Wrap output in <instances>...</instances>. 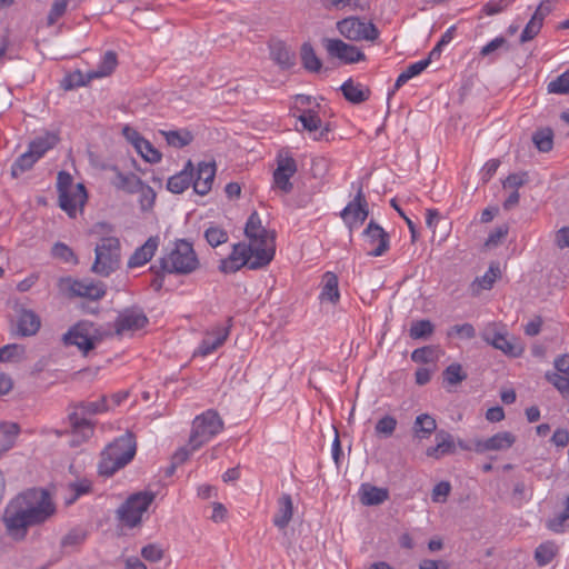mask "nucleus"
Returning <instances> with one entry per match:
<instances>
[{
	"instance_id": "11",
	"label": "nucleus",
	"mask_w": 569,
	"mask_h": 569,
	"mask_svg": "<svg viewBox=\"0 0 569 569\" xmlns=\"http://www.w3.org/2000/svg\"><path fill=\"white\" fill-rule=\"evenodd\" d=\"M153 500L154 493L150 491L131 495L118 509L119 520L130 528L138 526Z\"/></svg>"
},
{
	"instance_id": "21",
	"label": "nucleus",
	"mask_w": 569,
	"mask_h": 569,
	"mask_svg": "<svg viewBox=\"0 0 569 569\" xmlns=\"http://www.w3.org/2000/svg\"><path fill=\"white\" fill-rule=\"evenodd\" d=\"M552 0H542L531 19L526 24L520 36V42L525 43L532 40L540 31L545 18L552 11Z\"/></svg>"
},
{
	"instance_id": "37",
	"label": "nucleus",
	"mask_w": 569,
	"mask_h": 569,
	"mask_svg": "<svg viewBox=\"0 0 569 569\" xmlns=\"http://www.w3.org/2000/svg\"><path fill=\"white\" fill-rule=\"evenodd\" d=\"M429 66V60H419L411 64H409L397 78L395 82V88L390 94H393L396 90L401 88L405 83H407L410 79L419 76L422 71H425Z\"/></svg>"
},
{
	"instance_id": "4",
	"label": "nucleus",
	"mask_w": 569,
	"mask_h": 569,
	"mask_svg": "<svg viewBox=\"0 0 569 569\" xmlns=\"http://www.w3.org/2000/svg\"><path fill=\"white\" fill-rule=\"evenodd\" d=\"M321 109V103L315 97L298 94L295 98L292 116L301 123L302 130L307 131L315 141L327 139L330 132L329 123L320 117Z\"/></svg>"
},
{
	"instance_id": "54",
	"label": "nucleus",
	"mask_w": 569,
	"mask_h": 569,
	"mask_svg": "<svg viewBox=\"0 0 569 569\" xmlns=\"http://www.w3.org/2000/svg\"><path fill=\"white\" fill-rule=\"evenodd\" d=\"M548 91L557 94L569 92V69L548 83Z\"/></svg>"
},
{
	"instance_id": "46",
	"label": "nucleus",
	"mask_w": 569,
	"mask_h": 569,
	"mask_svg": "<svg viewBox=\"0 0 569 569\" xmlns=\"http://www.w3.org/2000/svg\"><path fill=\"white\" fill-rule=\"evenodd\" d=\"M301 60L303 67L312 72L319 71L321 69V61L317 57L312 46L310 43H303L301 47Z\"/></svg>"
},
{
	"instance_id": "48",
	"label": "nucleus",
	"mask_w": 569,
	"mask_h": 569,
	"mask_svg": "<svg viewBox=\"0 0 569 569\" xmlns=\"http://www.w3.org/2000/svg\"><path fill=\"white\" fill-rule=\"evenodd\" d=\"M443 381L449 386H456L467 379V373L463 371L460 363H451L443 370Z\"/></svg>"
},
{
	"instance_id": "35",
	"label": "nucleus",
	"mask_w": 569,
	"mask_h": 569,
	"mask_svg": "<svg viewBox=\"0 0 569 569\" xmlns=\"http://www.w3.org/2000/svg\"><path fill=\"white\" fill-rule=\"evenodd\" d=\"M437 429V422L436 419L428 415V413H421L418 415L413 422V435L418 439H426L429 438Z\"/></svg>"
},
{
	"instance_id": "24",
	"label": "nucleus",
	"mask_w": 569,
	"mask_h": 569,
	"mask_svg": "<svg viewBox=\"0 0 569 569\" xmlns=\"http://www.w3.org/2000/svg\"><path fill=\"white\" fill-rule=\"evenodd\" d=\"M67 204L63 197H59L60 208L70 217L76 218L78 211H82L88 199V193L82 183H76V187L67 192Z\"/></svg>"
},
{
	"instance_id": "20",
	"label": "nucleus",
	"mask_w": 569,
	"mask_h": 569,
	"mask_svg": "<svg viewBox=\"0 0 569 569\" xmlns=\"http://www.w3.org/2000/svg\"><path fill=\"white\" fill-rule=\"evenodd\" d=\"M229 336V328L226 326H214L211 330H208L203 339L201 340L198 349L193 352V356L207 357L213 353L220 348Z\"/></svg>"
},
{
	"instance_id": "26",
	"label": "nucleus",
	"mask_w": 569,
	"mask_h": 569,
	"mask_svg": "<svg viewBox=\"0 0 569 569\" xmlns=\"http://www.w3.org/2000/svg\"><path fill=\"white\" fill-rule=\"evenodd\" d=\"M41 327L40 317L30 309H21L17 315V332L22 337L34 336Z\"/></svg>"
},
{
	"instance_id": "39",
	"label": "nucleus",
	"mask_w": 569,
	"mask_h": 569,
	"mask_svg": "<svg viewBox=\"0 0 569 569\" xmlns=\"http://www.w3.org/2000/svg\"><path fill=\"white\" fill-rule=\"evenodd\" d=\"M160 134L163 136L169 146L178 149L190 144L193 140L192 133L188 130H161Z\"/></svg>"
},
{
	"instance_id": "6",
	"label": "nucleus",
	"mask_w": 569,
	"mask_h": 569,
	"mask_svg": "<svg viewBox=\"0 0 569 569\" xmlns=\"http://www.w3.org/2000/svg\"><path fill=\"white\" fill-rule=\"evenodd\" d=\"M161 269L168 273L189 274L199 267V259L191 242L180 239L160 259Z\"/></svg>"
},
{
	"instance_id": "28",
	"label": "nucleus",
	"mask_w": 569,
	"mask_h": 569,
	"mask_svg": "<svg viewBox=\"0 0 569 569\" xmlns=\"http://www.w3.org/2000/svg\"><path fill=\"white\" fill-rule=\"evenodd\" d=\"M456 451V443L453 437L443 430L436 435V446L429 447L426 455L433 459H440L446 455H451Z\"/></svg>"
},
{
	"instance_id": "27",
	"label": "nucleus",
	"mask_w": 569,
	"mask_h": 569,
	"mask_svg": "<svg viewBox=\"0 0 569 569\" xmlns=\"http://www.w3.org/2000/svg\"><path fill=\"white\" fill-rule=\"evenodd\" d=\"M194 174V168L191 160H188L183 169L170 177L167 182V188L172 193H182L191 184Z\"/></svg>"
},
{
	"instance_id": "58",
	"label": "nucleus",
	"mask_w": 569,
	"mask_h": 569,
	"mask_svg": "<svg viewBox=\"0 0 569 569\" xmlns=\"http://www.w3.org/2000/svg\"><path fill=\"white\" fill-rule=\"evenodd\" d=\"M67 0H56L48 13L47 22L49 26H53L67 11Z\"/></svg>"
},
{
	"instance_id": "32",
	"label": "nucleus",
	"mask_w": 569,
	"mask_h": 569,
	"mask_svg": "<svg viewBox=\"0 0 569 569\" xmlns=\"http://www.w3.org/2000/svg\"><path fill=\"white\" fill-rule=\"evenodd\" d=\"M112 171L114 172V177L111 179L112 186L128 193H134L137 187L142 182L134 173H123L116 167L112 168Z\"/></svg>"
},
{
	"instance_id": "42",
	"label": "nucleus",
	"mask_w": 569,
	"mask_h": 569,
	"mask_svg": "<svg viewBox=\"0 0 569 569\" xmlns=\"http://www.w3.org/2000/svg\"><path fill=\"white\" fill-rule=\"evenodd\" d=\"M398 426V421L393 416L385 415L377 420L375 425V432L380 438H390Z\"/></svg>"
},
{
	"instance_id": "19",
	"label": "nucleus",
	"mask_w": 569,
	"mask_h": 569,
	"mask_svg": "<svg viewBox=\"0 0 569 569\" xmlns=\"http://www.w3.org/2000/svg\"><path fill=\"white\" fill-rule=\"evenodd\" d=\"M350 231L358 229L368 217L367 201L359 190L355 199L340 213Z\"/></svg>"
},
{
	"instance_id": "8",
	"label": "nucleus",
	"mask_w": 569,
	"mask_h": 569,
	"mask_svg": "<svg viewBox=\"0 0 569 569\" xmlns=\"http://www.w3.org/2000/svg\"><path fill=\"white\" fill-rule=\"evenodd\" d=\"M59 141V138L53 132H46L34 138L23 152L12 164V177H19L24 171L31 169L33 164L44 156L47 151L52 149Z\"/></svg>"
},
{
	"instance_id": "15",
	"label": "nucleus",
	"mask_w": 569,
	"mask_h": 569,
	"mask_svg": "<svg viewBox=\"0 0 569 569\" xmlns=\"http://www.w3.org/2000/svg\"><path fill=\"white\" fill-rule=\"evenodd\" d=\"M482 339L508 357L518 358L525 351L523 343L517 338L509 339L506 332L497 330L491 332L489 329H486L482 333Z\"/></svg>"
},
{
	"instance_id": "23",
	"label": "nucleus",
	"mask_w": 569,
	"mask_h": 569,
	"mask_svg": "<svg viewBox=\"0 0 569 569\" xmlns=\"http://www.w3.org/2000/svg\"><path fill=\"white\" fill-rule=\"evenodd\" d=\"M148 319L139 309H126L119 313L116 320V330L119 335H126L142 329Z\"/></svg>"
},
{
	"instance_id": "55",
	"label": "nucleus",
	"mask_w": 569,
	"mask_h": 569,
	"mask_svg": "<svg viewBox=\"0 0 569 569\" xmlns=\"http://www.w3.org/2000/svg\"><path fill=\"white\" fill-rule=\"evenodd\" d=\"M272 59L281 68H290L293 66V54L283 46H277L271 51Z\"/></svg>"
},
{
	"instance_id": "63",
	"label": "nucleus",
	"mask_w": 569,
	"mask_h": 569,
	"mask_svg": "<svg viewBox=\"0 0 569 569\" xmlns=\"http://www.w3.org/2000/svg\"><path fill=\"white\" fill-rule=\"evenodd\" d=\"M526 181V173H511L505 179L502 186L505 189H512L513 191H518V189L522 187Z\"/></svg>"
},
{
	"instance_id": "9",
	"label": "nucleus",
	"mask_w": 569,
	"mask_h": 569,
	"mask_svg": "<svg viewBox=\"0 0 569 569\" xmlns=\"http://www.w3.org/2000/svg\"><path fill=\"white\" fill-rule=\"evenodd\" d=\"M223 430V421L214 410H207L192 422L189 445L198 450Z\"/></svg>"
},
{
	"instance_id": "61",
	"label": "nucleus",
	"mask_w": 569,
	"mask_h": 569,
	"mask_svg": "<svg viewBox=\"0 0 569 569\" xmlns=\"http://www.w3.org/2000/svg\"><path fill=\"white\" fill-rule=\"evenodd\" d=\"M511 4V0H491L482 7V12L487 16L500 13Z\"/></svg>"
},
{
	"instance_id": "17",
	"label": "nucleus",
	"mask_w": 569,
	"mask_h": 569,
	"mask_svg": "<svg viewBox=\"0 0 569 569\" xmlns=\"http://www.w3.org/2000/svg\"><path fill=\"white\" fill-rule=\"evenodd\" d=\"M517 437L510 431H500L486 439H476L473 450L477 453L509 450L516 443Z\"/></svg>"
},
{
	"instance_id": "52",
	"label": "nucleus",
	"mask_w": 569,
	"mask_h": 569,
	"mask_svg": "<svg viewBox=\"0 0 569 569\" xmlns=\"http://www.w3.org/2000/svg\"><path fill=\"white\" fill-rule=\"evenodd\" d=\"M545 378L565 399L569 400V375L546 373Z\"/></svg>"
},
{
	"instance_id": "13",
	"label": "nucleus",
	"mask_w": 569,
	"mask_h": 569,
	"mask_svg": "<svg viewBox=\"0 0 569 569\" xmlns=\"http://www.w3.org/2000/svg\"><path fill=\"white\" fill-rule=\"evenodd\" d=\"M339 33L350 41H372L378 37L373 23L356 17H348L337 22Z\"/></svg>"
},
{
	"instance_id": "5",
	"label": "nucleus",
	"mask_w": 569,
	"mask_h": 569,
	"mask_svg": "<svg viewBox=\"0 0 569 569\" xmlns=\"http://www.w3.org/2000/svg\"><path fill=\"white\" fill-rule=\"evenodd\" d=\"M136 455V442L130 433H126L110 443L101 453L99 472L112 476L128 465Z\"/></svg>"
},
{
	"instance_id": "47",
	"label": "nucleus",
	"mask_w": 569,
	"mask_h": 569,
	"mask_svg": "<svg viewBox=\"0 0 569 569\" xmlns=\"http://www.w3.org/2000/svg\"><path fill=\"white\" fill-rule=\"evenodd\" d=\"M532 140L539 151L548 152L553 146V132L550 128H542L535 132Z\"/></svg>"
},
{
	"instance_id": "50",
	"label": "nucleus",
	"mask_w": 569,
	"mask_h": 569,
	"mask_svg": "<svg viewBox=\"0 0 569 569\" xmlns=\"http://www.w3.org/2000/svg\"><path fill=\"white\" fill-rule=\"evenodd\" d=\"M439 358V351L437 348L431 346H426L422 348H418L412 351L411 360L417 363H429L436 362Z\"/></svg>"
},
{
	"instance_id": "16",
	"label": "nucleus",
	"mask_w": 569,
	"mask_h": 569,
	"mask_svg": "<svg viewBox=\"0 0 569 569\" xmlns=\"http://www.w3.org/2000/svg\"><path fill=\"white\" fill-rule=\"evenodd\" d=\"M297 172L296 160L290 156H279L277 160V168L273 172L272 188L283 194L291 192L292 183L290 179Z\"/></svg>"
},
{
	"instance_id": "29",
	"label": "nucleus",
	"mask_w": 569,
	"mask_h": 569,
	"mask_svg": "<svg viewBox=\"0 0 569 569\" xmlns=\"http://www.w3.org/2000/svg\"><path fill=\"white\" fill-rule=\"evenodd\" d=\"M359 498L363 506H378L389 498V490L370 483H362L359 488Z\"/></svg>"
},
{
	"instance_id": "56",
	"label": "nucleus",
	"mask_w": 569,
	"mask_h": 569,
	"mask_svg": "<svg viewBox=\"0 0 569 569\" xmlns=\"http://www.w3.org/2000/svg\"><path fill=\"white\" fill-rule=\"evenodd\" d=\"M367 6V0H325V7L328 9H360L363 10Z\"/></svg>"
},
{
	"instance_id": "2",
	"label": "nucleus",
	"mask_w": 569,
	"mask_h": 569,
	"mask_svg": "<svg viewBox=\"0 0 569 569\" xmlns=\"http://www.w3.org/2000/svg\"><path fill=\"white\" fill-rule=\"evenodd\" d=\"M56 511L49 493L41 489H29L13 498L6 507L3 522L8 535L22 539L31 526L48 520Z\"/></svg>"
},
{
	"instance_id": "49",
	"label": "nucleus",
	"mask_w": 569,
	"mask_h": 569,
	"mask_svg": "<svg viewBox=\"0 0 569 569\" xmlns=\"http://www.w3.org/2000/svg\"><path fill=\"white\" fill-rule=\"evenodd\" d=\"M433 325L429 320H418L411 323L409 329L410 338L415 340L426 339L432 335Z\"/></svg>"
},
{
	"instance_id": "59",
	"label": "nucleus",
	"mask_w": 569,
	"mask_h": 569,
	"mask_svg": "<svg viewBox=\"0 0 569 569\" xmlns=\"http://www.w3.org/2000/svg\"><path fill=\"white\" fill-rule=\"evenodd\" d=\"M52 254L64 262H77L73 251L62 242H58L52 247Z\"/></svg>"
},
{
	"instance_id": "12",
	"label": "nucleus",
	"mask_w": 569,
	"mask_h": 569,
	"mask_svg": "<svg viewBox=\"0 0 569 569\" xmlns=\"http://www.w3.org/2000/svg\"><path fill=\"white\" fill-rule=\"evenodd\" d=\"M63 341L68 346H76L83 355H87L100 341V331L94 323L80 321L64 333Z\"/></svg>"
},
{
	"instance_id": "30",
	"label": "nucleus",
	"mask_w": 569,
	"mask_h": 569,
	"mask_svg": "<svg viewBox=\"0 0 569 569\" xmlns=\"http://www.w3.org/2000/svg\"><path fill=\"white\" fill-rule=\"evenodd\" d=\"M293 516V503L290 495L283 493L278 500V511L273 517V525L279 529L286 528Z\"/></svg>"
},
{
	"instance_id": "18",
	"label": "nucleus",
	"mask_w": 569,
	"mask_h": 569,
	"mask_svg": "<svg viewBox=\"0 0 569 569\" xmlns=\"http://www.w3.org/2000/svg\"><path fill=\"white\" fill-rule=\"evenodd\" d=\"M323 43L328 54L342 63H356L365 59L360 49L340 39H326Z\"/></svg>"
},
{
	"instance_id": "34",
	"label": "nucleus",
	"mask_w": 569,
	"mask_h": 569,
	"mask_svg": "<svg viewBox=\"0 0 569 569\" xmlns=\"http://www.w3.org/2000/svg\"><path fill=\"white\" fill-rule=\"evenodd\" d=\"M118 64L117 54L113 51H107L96 69L88 72V79H99L110 76Z\"/></svg>"
},
{
	"instance_id": "53",
	"label": "nucleus",
	"mask_w": 569,
	"mask_h": 569,
	"mask_svg": "<svg viewBox=\"0 0 569 569\" xmlns=\"http://www.w3.org/2000/svg\"><path fill=\"white\" fill-rule=\"evenodd\" d=\"M136 151L149 163H158L162 154L147 139L136 149Z\"/></svg>"
},
{
	"instance_id": "10",
	"label": "nucleus",
	"mask_w": 569,
	"mask_h": 569,
	"mask_svg": "<svg viewBox=\"0 0 569 569\" xmlns=\"http://www.w3.org/2000/svg\"><path fill=\"white\" fill-rule=\"evenodd\" d=\"M59 290L68 298H86L92 301L102 299L107 293V287L101 281L92 279L61 278L58 282Z\"/></svg>"
},
{
	"instance_id": "40",
	"label": "nucleus",
	"mask_w": 569,
	"mask_h": 569,
	"mask_svg": "<svg viewBox=\"0 0 569 569\" xmlns=\"http://www.w3.org/2000/svg\"><path fill=\"white\" fill-rule=\"evenodd\" d=\"M558 552V546L553 541L540 543L535 550V560L541 567L549 565Z\"/></svg>"
},
{
	"instance_id": "1",
	"label": "nucleus",
	"mask_w": 569,
	"mask_h": 569,
	"mask_svg": "<svg viewBox=\"0 0 569 569\" xmlns=\"http://www.w3.org/2000/svg\"><path fill=\"white\" fill-rule=\"evenodd\" d=\"M244 241L232 246L231 252L220 261L223 273H234L242 268L257 270L267 267L276 253L274 236L267 230L257 212H252L244 227Z\"/></svg>"
},
{
	"instance_id": "45",
	"label": "nucleus",
	"mask_w": 569,
	"mask_h": 569,
	"mask_svg": "<svg viewBox=\"0 0 569 569\" xmlns=\"http://www.w3.org/2000/svg\"><path fill=\"white\" fill-rule=\"evenodd\" d=\"M204 238H206L207 242L212 248H216L220 244L226 243L229 239V236H228V232L223 228H221L214 223H211L204 230Z\"/></svg>"
},
{
	"instance_id": "43",
	"label": "nucleus",
	"mask_w": 569,
	"mask_h": 569,
	"mask_svg": "<svg viewBox=\"0 0 569 569\" xmlns=\"http://www.w3.org/2000/svg\"><path fill=\"white\" fill-rule=\"evenodd\" d=\"M136 192L139 193L140 209L143 212L151 211L156 201L154 190L142 181L140 186L137 187Z\"/></svg>"
},
{
	"instance_id": "60",
	"label": "nucleus",
	"mask_w": 569,
	"mask_h": 569,
	"mask_svg": "<svg viewBox=\"0 0 569 569\" xmlns=\"http://www.w3.org/2000/svg\"><path fill=\"white\" fill-rule=\"evenodd\" d=\"M451 491V486L448 481H441L437 483L431 493V499L433 502L442 503L447 500L449 493Z\"/></svg>"
},
{
	"instance_id": "44",
	"label": "nucleus",
	"mask_w": 569,
	"mask_h": 569,
	"mask_svg": "<svg viewBox=\"0 0 569 569\" xmlns=\"http://www.w3.org/2000/svg\"><path fill=\"white\" fill-rule=\"evenodd\" d=\"M91 488V482L88 479H80L68 487V495L64 497L66 505L73 503L79 497L88 493Z\"/></svg>"
},
{
	"instance_id": "31",
	"label": "nucleus",
	"mask_w": 569,
	"mask_h": 569,
	"mask_svg": "<svg viewBox=\"0 0 569 569\" xmlns=\"http://www.w3.org/2000/svg\"><path fill=\"white\" fill-rule=\"evenodd\" d=\"M345 98L352 103H361L370 96V90L362 83L355 82L352 79L345 81L341 86Z\"/></svg>"
},
{
	"instance_id": "41",
	"label": "nucleus",
	"mask_w": 569,
	"mask_h": 569,
	"mask_svg": "<svg viewBox=\"0 0 569 569\" xmlns=\"http://www.w3.org/2000/svg\"><path fill=\"white\" fill-rule=\"evenodd\" d=\"M546 527L557 533L563 532L565 529L569 527V498L566 499L565 509L548 519Z\"/></svg>"
},
{
	"instance_id": "22",
	"label": "nucleus",
	"mask_w": 569,
	"mask_h": 569,
	"mask_svg": "<svg viewBox=\"0 0 569 569\" xmlns=\"http://www.w3.org/2000/svg\"><path fill=\"white\" fill-rule=\"evenodd\" d=\"M216 177V164L211 161L199 162L194 170L192 186L196 193L206 196L212 188Z\"/></svg>"
},
{
	"instance_id": "36",
	"label": "nucleus",
	"mask_w": 569,
	"mask_h": 569,
	"mask_svg": "<svg viewBox=\"0 0 569 569\" xmlns=\"http://www.w3.org/2000/svg\"><path fill=\"white\" fill-rule=\"evenodd\" d=\"M19 431L20 429L17 423H0V457L14 446Z\"/></svg>"
},
{
	"instance_id": "3",
	"label": "nucleus",
	"mask_w": 569,
	"mask_h": 569,
	"mask_svg": "<svg viewBox=\"0 0 569 569\" xmlns=\"http://www.w3.org/2000/svg\"><path fill=\"white\" fill-rule=\"evenodd\" d=\"M111 226L106 222L96 223L91 234H101L94 248V261L91 271L101 277H108L120 266L121 244L119 238L110 236Z\"/></svg>"
},
{
	"instance_id": "33",
	"label": "nucleus",
	"mask_w": 569,
	"mask_h": 569,
	"mask_svg": "<svg viewBox=\"0 0 569 569\" xmlns=\"http://www.w3.org/2000/svg\"><path fill=\"white\" fill-rule=\"evenodd\" d=\"M321 301L337 303L340 299L339 281L335 273L326 272L323 276V284L319 296Z\"/></svg>"
},
{
	"instance_id": "57",
	"label": "nucleus",
	"mask_w": 569,
	"mask_h": 569,
	"mask_svg": "<svg viewBox=\"0 0 569 569\" xmlns=\"http://www.w3.org/2000/svg\"><path fill=\"white\" fill-rule=\"evenodd\" d=\"M72 176L67 171H60L57 177V190L59 197L62 196L64 200V206L67 204V192L68 190L74 188Z\"/></svg>"
},
{
	"instance_id": "62",
	"label": "nucleus",
	"mask_w": 569,
	"mask_h": 569,
	"mask_svg": "<svg viewBox=\"0 0 569 569\" xmlns=\"http://www.w3.org/2000/svg\"><path fill=\"white\" fill-rule=\"evenodd\" d=\"M141 556L150 562H158L163 557V550L160 546L150 543L142 548Z\"/></svg>"
},
{
	"instance_id": "7",
	"label": "nucleus",
	"mask_w": 569,
	"mask_h": 569,
	"mask_svg": "<svg viewBox=\"0 0 569 569\" xmlns=\"http://www.w3.org/2000/svg\"><path fill=\"white\" fill-rule=\"evenodd\" d=\"M111 409L109 400L101 398L98 401H91L81 405L69 416L72 427V445H79L80 441L89 439L93 435V423L86 415H96Z\"/></svg>"
},
{
	"instance_id": "64",
	"label": "nucleus",
	"mask_w": 569,
	"mask_h": 569,
	"mask_svg": "<svg viewBox=\"0 0 569 569\" xmlns=\"http://www.w3.org/2000/svg\"><path fill=\"white\" fill-rule=\"evenodd\" d=\"M449 335H457L463 339H472L476 337V330L471 323H462L453 326Z\"/></svg>"
},
{
	"instance_id": "51",
	"label": "nucleus",
	"mask_w": 569,
	"mask_h": 569,
	"mask_svg": "<svg viewBox=\"0 0 569 569\" xmlns=\"http://www.w3.org/2000/svg\"><path fill=\"white\" fill-rule=\"evenodd\" d=\"M24 347L21 345L12 343L0 348V361H20L24 358Z\"/></svg>"
},
{
	"instance_id": "14",
	"label": "nucleus",
	"mask_w": 569,
	"mask_h": 569,
	"mask_svg": "<svg viewBox=\"0 0 569 569\" xmlns=\"http://www.w3.org/2000/svg\"><path fill=\"white\" fill-rule=\"evenodd\" d=\"M367 253L371 257H380L389 249L388 233L376 222L370 221L362 232Z\"/></svg>"
},
{
	"instance_id": "38",
	"label": "nucleus",
	"mask_w": 569,
	"mask_h": 569,
	"mask_svg": "<svg viewBox=\"0 0 569 569\" xmlns=\"http://www.w3.org/2000/svg\"><path fill=\"white\" fill-rule=\"evenodd\" d=\"M500 276V269L498 266L491 264L486 273L477 278L471 284V291L473 295H479L482 290H489Z\"/></svg>"
},
{
	"instance_id": "25",
	"label": "nucleus",
	"mask_w": 569,
	"mask_h": 569,
	"mask_svg": "<svg viewBox=\"0 0 569 569\" xmlns=\"http://www.w3.org/2000/svg\"><path fill=\"white\" fill-rule=\"evenodd\" d=\"M159 247V237H150L147 241L137 248L128 260V268H139L149 262Z\"/></svg>"
}]
</instances>
